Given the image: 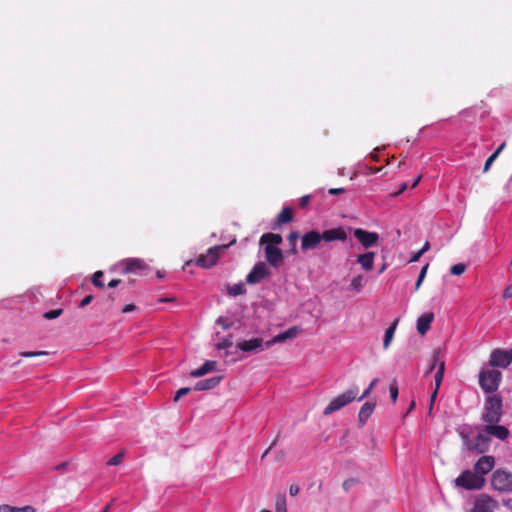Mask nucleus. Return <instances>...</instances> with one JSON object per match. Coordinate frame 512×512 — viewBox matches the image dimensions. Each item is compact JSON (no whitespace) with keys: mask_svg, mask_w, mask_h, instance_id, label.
Wrapping results in <instances>:
<instances>
[{"mask_svg":"<svg viewBox=\"0 0 512 512\" xmlns=\"http://www.w3.org/2000/svg\"><path fill=\"white\" fill-rule=\"evenodd\" d=\"M502 415V398L498 394L487 397L482 419L487 423H498Z\"/></svg>","mask_w":512,"mask_h":512,"instance_id":"1","label":"nucleus"},{"mask_svg":"<svg viewBox=\"0 0 512 512\" xmlns=\"http://www.w3.org/2000/svg\"><path fill=\"white\" fill-rule=\"evenodd\" d=\"M455 486L466 490H480L484 484L485 479L476 472L464 470L454 481Z\"/></svg>","mask_w":512,"mask_h":512,"instance_id":"2","label":"nucleus"},{"mask_svg":"<svg viewBox=\"0 0 512 512\" xmlns=\"http://www.w3.org/2000/svg\"><path fill=\"white\" fill-rule=\"evenodd\" d=\"M357 395H358L357 387L349 389L345 393L332 399L330 401V403L324 409L323 414L327 416V415L332 414L333 412L340 410L344 406H346L349 403H351L352 401H354L357 398Z\"/></svg>","mask_w":512,"mask_h":512,"instance_id":"3","label":"nucleus"},{"mask_svg":"<svg viewBox=\"0 0 512 512\" xmlns=\"http://www.w3.org/2000/svg\"><path fill=\"white\" fill-rule=\"evenodd\" d=\"M463 441L467 450L478 454L485 453L490 447V437L484 431L473 438L463 435Z\"/></svg>","mask_w":512,"mask_h":512,"instance_id":"4","label":"nucleus"},{"mask_svg":"<svg viewBox=\"0 0 512 512\" xmlns=\"http://www.w3.org/2000/svg\"><path fill=\"white\" fill-rule=\"evenodd\" d=\"M501 379L502 374L498 370L482 371L479 375V385L486 393H492L498 389Z\"/></svg>","mask_w":512,"mask_h":512,"instance_id":"5","label":"nucleus"},{"mask_svg":"<svg viewBox=\"0 0 512 512\" xmlns=\"http://www.w3.org/2000/svg\"><path fill=\"white\" fill-rule=\"evenodd\" d=\"M491 484L500 492L512 491V473L505 470H496L492 475Z\"/></svg>","mask_w":512,"mask_h":512,"instance_id":"6","label":"nucleus"},{"mask_svg":"<svg viewBox=\"0 0 512 512\" xmlns=\"http://www.w3.org/2000/svg\"><path fill=\"white\" fill-rule=\"evenodd\" d=\"M227 247V245H220L209 248L205 254H202L197 258L196 264L203 268H210L214 266L218 261L220 253Z\"/></svg>","mask_w":512,"mask_h":512,"instance_id":"7","label":"nucleus"},{"mask_svg":"<svg viewBox=\"0 0 512 512\" xmlns=\"http://www.w3.org/2000/svg\"><path fill=\"white\" fill-rule=\"evenodd\" d=\"M512 362V350L496 349L492 352L490 365L494 367L506 368Z\"/></svg>","mask_w":512,"mask_h":512,"instance_id":"8","label":"nucleus"},{"mask_svg":"<svg viewBox=\"0 0 512 512\" xmlns=\"http://www.w3.org/2000/svg\"><path fill=\"white\" fill-rule=\"evenodd\" d=\"M323 236L317 230H310L301 237V249L303 251L313 250L318 247Z\"/></svg>","mask_w":512,"mask_h":512,"instance_id":"9","label":"nucleus"},{"mask_svg":"<svg viewBox=\"0 0 512 512\" xmlns=\"http://www.w3.org/2000/svg\"><path fill=\"white\" fill-rule=\"evenodd\" d=\"M353 234L359 243L366 249L374 246L379 240V235L376 232H370L362 228L355 229Z\"/></svg>","mask_w":512,"mask_h":512,"instance_id":"10","label":"nucleus"},{"mask_svg":"<svg viewBox=\"0 0 512 512\" xmlns=\"http://www.w3.org/2000/svg\"><path fill=\"white\" fill-rule=\"evenodd\" d=\"M269 275V270L264 262H258L254 265L252 270L246 277V281L249 284L260 283Z\"/></svg>","mask_w":512,"mask_h":512,"instance_id":"11","label":"nucleus"},{"mask_svg":"<svg viewBox=\"0 0 512 512\" xmlns=\"http://www.w3.org/2000/svg\"><path fill=\"white\" fill-rule=\"evenodd\" d=\"M265 258L272 267H279L284 260L282 250L274 245L264 246Z\"/></svg>","mask_w":512,"mask_h":512,"instance_id":"12","label":"nucleus"},{"mask_svg":"<svg viewBox=\"0 0 512 512\" xmlns=\"http://www.w3.org/2000/svg\"><path fill=\"white\" fill-rule=\"evenodd\" d=\"M495 466V459L493 456H482L474 465V472L484 477L488 474Z\"/></svg>","mask_w":512,"mask_h":512,"instance_id":"13","label":"nucleus"},{"mask_svg":"<svg viewBox=\"0 0 512 512\" xmlns=\"http://www.w3.org/2000/svg\"><path fill=\"white\" fill-rule=\"evenodd\" d=\"M120 266L123 268V273L128 274L143 270L147 265L142 259L127 258L121 261Z\"/></svg>","mask_w":512,"mask_h":512,"instance_id":"14","label":"nucleus"},{"mask_svg":"<svg viewBox=\"0 0 512 512\" xmlns=\"http://www.w3.org/2000/svg\"><path fill=\"white\" fill-rule=\"evenodd\" d=\"M299 333H300V329L297 326H293V327L287 329L286 331L274 336L271 340H269L265 343V346L267 348H269L276 343H281L288 339L296 338Z\"/></svg>","mask_w":512,"mask_h":512,"instance_id":"15","label":"nucleus"},{"mask_svg":"<svg viewBox=\"0 0 512 512\" xmlns=\"http://www.w3.org/2000/svg\"><path fill=\"white\" fill-rule=\"evenodd\" d=\"M444 372H445V363L441 362L439 364L438 370L436 371V373L434 375L435 389H434V391L432 392V394L430 396L429 413H431V411H432V408H433L434 402L436 400L439 388H440L441 383L443 381Z\"/></svg>","mask_w":512,"mask_h":512,"instance_id":"16","label":"nucleus"},{"mask_svg":"<svg viewBox=\"0 0 512 512\" xmlns=\"http://www.w3.org/2000/svg\"><path fill=\"white\" fill-rule=\"evenodd\" d=\"M321 235L323 236L322 240L326 242L345 241L347 239L346 231L342 227L325 230Z\"/></svg>","mask_w":512,"mask_h":512,"instance_id":"17","label":"nucleus"},{"mask_svg":"<svg viewBox=\"0 0 512 512\" xmlns=\"http://www.w3.org/2000/svg\"><path fill=\"white\" fill-rule=\"evenodd\" d=\"M495 423H489L484 428V432L488 436H494L500 440H505L509 436V430L505 426L494 425Z\"/></svg>","mask_w":512,"mask_h":512,"instance_id":"18","label":"nucleus"},{"mask_svg":"<svg viewBox=\"0 0 512 512\" xmlns=\"http://www.w3.org/2000/svg\"><path fill=\"white\" fill-rule=\"evenodd\" d=\"M262 338H252L250 340H242L237 343V348L243 352H251L263 348Z\"/></svg>","mask_w":512,"mask_h":512,"instance_id":"19","label":"nucleus"},{"mask_svg":"<svg viewBox=\"0 0 512 512\" xmlns=\"http://www.w3.org/2000/svg\"><path fill=\"white\" fill-rule=\"evenodd\" d=\"M434 320L432 312L424 313L417 319V331L424 336L430 329L431 323Z\"/></svg>","mask_w":512,"mask_h":512,"instance_id":"20","label":"nucleus"},{"mask_svg":"<svg viewBox=\"0 0 512 512\" xmlns=\"http://www.w3.org/2000/svg\"><path fill=\"white\" fill-rule=\"evenodd\" d=\"M221 380H222V376H214L209 379H204V380L198 381L196 383V385L194 386V390L204 391V390L213 389L219 385Z\"/></svg>","mask_w":512,"mask_h":512,"instance_id":"21","label":"nucleus"},{"mask_svg":"<svg viewBox=\"0 0 512 512\" xmlns=\"http://www.w3.org/2000/svg\"><path fill=\"white\" fill-rule=\"evenodd\" d=\"M374 258L375 253L368 251L357 256V263L360 264L364 270L370 271L373 268Z\"/></svg>","mask_w":512,"mask_h":512,"instance_id":"22","label":"nucleus"},{"mask_svg":"<svg viewBox=\"0 0 512 512\" xmlns=\"http://www.w3.org/2000/svg\"><path fill=\"white\" fill-rule=\"evenodd\" d=\"M375 408L374 402H365L358 413V421L363 426L372 415Z\"/></svg>","mask_w":512,"mask_h":512,"instance_id":"23","label":"nucleus"},{"mask_svg":"<svg viewBox=\"0 0 512 512\" xmlns=\"http://www.w3.org/2000/svg\"><path fill=\"white\" fill-rule=\"evenodd\" d=\"M492 503L493 501L490 498L481 496L476 500L471 512H493Z\"/></svg>","mask_w":512,"mask_h":512,"instance_id":"24","label":"nucleus"},{"mask_svg":"<svg viewBox=\"0 0 512 512\" xmlns=\"http://www.w3.org/2000/svg\"><path fill=\"white\" fill-rule=\"evenodd\" d=\"M216 365H217V362L216 361H206L201 367H199L198 369H195V370H192L190 372V376L193 377V378H199V377H202L204 375H206L207 373L215 370L216 368Z\"/></svg>","mask_w":512,"mask_h":512,"instance_id":"25","label":"nucleus"},{"mask_svg":"<svg viewBox=\"0 0 512 512\" xmlns=\"http://www.w3.org/2000/svg\"><path fill=\"white\" fill-rule=\"evenodd\" d=\"M282 241V236L276 233H265L260 238L261 245H274L277 247V245L281 244Z\"/></svg>","mask_w":512,"mask_h":512,"instance_id":"26","label":"nucleus"},{"mask_svg":"<svg viewBox=\"0 0 512 512\" xmlns=\"http://www.w3.org/2000/svg\"><path fill=\"white\" fill-rule=\"evenodd\" d=\"M293 219V211L290 207H285L277 216V224H287Z\"/></svg>","mask_w":512,"mask_h":512,"instance_id":"27","label":"nucleus"},{"mask_svg":"<svg viewBox=\"0 0 512 512\" xmlns=\"http://www.w3.org/2000/svg\"><path fill=\"white\" fill-rule=\"evenodd\" d=\"M232 346H233L232 336L229 335V336L223 338L222 341H220L219 343L216 344V349L218 351L225 350L223 358L227 359L230 354L228 349L231 348Z\"/></svg>","mask_w":512,"mask_h":512,"instance_id":"28","label":"nucleus"},{"mask_svg":"<svg viewBox=\"0 0 512 512\" xmlns=\"http://www.w3.org/2000/svg\"><path fill=\"white\" fill-rule=\"evenodd\" d=\"M397 322H398L397 320L395 322H393L385 331L384 340H383L384 349L388 348V346L390 345V343L394 337Z\"/></svg>","mask_w":512,"mask_h":512,"instance_id":"29","label":"nucleus"},{"mask_svg":"<svg viewBox=\"0 0 512 512\" xmlns=\"http://www.w3.org/2000/svg\"><path fill=\"white\" fill-rule=\"evenodd\" d=\"M0 512H36L32 506L12 507L9 505H1Z\"/></svg>","mask_w":512,"mask_h":512,"instance_id":"30","label":"nucleus"},{"mask_svg":"<svg viewBox=\"0 0 512 512\" xmlns=\"http://www.w3.org/2000/svg\"><path fill=\"white\" fill-rule=\"evenodd\" d=\"M275 512H288L287 511V502L286 496L284 494H279L275 498Z\"/></svg>","mask_w":512,"mask_h":512,"instance_id":"31","label":"nucleus"},{"mask_svg":"<svg viewBox=\"0 0 512 512\" xmlns=\"http://www.w3.org/2000/svg\"><path fill=\"white\" fill-rule=\"evenodd\" d=\"M441 362H444L443 360H440V351L438 349H435L432 351L431 354V365L429 366L427 370V374L431 373L436 367L439 368V364Z\"/></svg>","mask_w":512,"mask_h":512,"instance_id":"32","label":"nucleus"},{"mask_svg":"<svg viewBox=\"0 0 512 512\" xmlns=\"http://www.w3.org/2000/svg\"><path fill=\"white\" fill-rule=\"evenodd\" d=\"M245 292H246V289L244 287V284H242V283L234 284L233 286L229 287V289H228V293L231 296L242 295Z\"/></svg>","mask_w":512,"mask_h":512,"instance_id":"33","label":"nucleus"},{"mask_svg":"<svg viewBox=\"0 0 512 512\" xmlns=\"http://www.w3.org/2000/svg\"><path fill=\"white\" fill-rule=\"evenodd\" d=\"M389 392L392 402L396 403L399 394V389L397 381L395 379L389 385Z\"/></svg>","mask_w":512,"mask_h":512,"instance_id":"34","label":"nucleus"},{"mask_svg":"<svg viewBox=\"0 0 512 512\" xmlns=\"http://www.w3.org/2000/svg\"><path fill=\"white\" fill-rule=\"evenodd\" d=\"M466 270V265L463 263H457L450 268V273L455 276L463 274Z\"/></svg>","mask_w":512,"mask_h":512,"instance_id":"35","label":"nucleus"},{"mask_svg":"<svg viewBox=\"0 0 512 512\" xmlns=\"http://www.w3.org/2000/svg\"><path fill=\"white\" fill-rule=\"evenodd\" d=\"M102 277H103V272L100 271V270L96 271L93 274V277H92L93 285L98 287V288H103L104 287V283L102 282Z\"/></svg>","mask_w":512,"mask_h":512,"instance_id":"36","label":"nucleus"},{"mask_svg":"<svg viewBox=\"0 0 512 512\" xmlns=\"http://www.w3.org/2000/svg\"><path fill=\"white\" fill-rule=\"evenodd\" d=\"M123 459H124V451H121V452L117 453L116 455H114L111 459H109L107 464L110 466H116V465L121 464Z\"/></svg>","mask_w":512,"mask_h":512,"instance_id":"37","label":"nucleus"},{"mask_svg":"<svg viewBox=\"0 0 512 512\" xmlns=\"http://www.w3.org/2000/svg\"><path fill=\"white\" fill-rule=\"evenodd\" d=\"M428 267H429V264H426L422 267L419 275H418V279L416 281V284H415V290H418L423 282V280L425 279V276H426V273H427V270H428Z\"/></svg>","mask_w":512,"mask_h":512,"instance_id":"38","label":"nucleus"},{"mask_svg":"<svg viewBox=\"0 0 512 512\" xmlns=\"http://www.w3.org/2000/svg\"><path fill=\"white\" fill-rule=\"evenodd\" d=\"M378 382V379L375 378L371 381V383L369 384V386L365 389V391L362 393V395L360 397H357L356 399L361 401L362 399L366 398L369 396V394L372 392L373 388L376 386Z\"/></svg>","mask_w":512,"mask_h":512,"instance_id":"39","label":"nucleus"},{"mask_svg":"<svg viewBox=\"0 0 512 512\" xmlns=\"http://www.w3.org/2000/svg\"><path fill=\"white\" fill-rule=\"evenodd\" d=\"M62 313H63L62 309H54V310H50V311L44 313L43 317L47 320H53V319L58 318L60 315H62Z\"/></svg>","mask_w":512,"mask_h":512,"instance_id":"40","label":"nucleus"},{"mask_svg":"<svg viewBox=\"0 0 512 512\" xmlns=\"http://www.w3.org/2000/svg\"><path fill=\"white\" fill-rule=\"evenodd\" d=\"M362 282H363V276L362 275H358V276H355L352 280H351V287L353 289H356V290H360L361 287H362Z\"/></svg>","mask_w":512,"mask_h":512,"instance_id":"41","label":"nucleus"},{"mask_svg":"<svg viewBox=\"0 0 512 512\" xmlns=\"http://www.w3.org/2000/svg\"><path fill=\"white\" fill-rule=\"evenodd\" d=\"M48 355L47 351H30V352H21L20 356L31 358V357H37V356H44Z\"/></svg>","mask_w":512,"mask_h":512,"instance_id":"42","label":"nucleus"},{"mask_svg":"<svg viewBox=\"0 0 512 512\" xmlns=\"http://www.w3.org/2000/svg\"><path fill=\"white\" fill-rule=\"evenodd\" d=\"M190 391H191V389L189 387L180 388L176 392V395L174 397V401L177 402L181 397H183L184 395H187Z\"/></svg>","mask_w":512,"mask_h":512,"instance_id":"43","label":"nucleus"},{"mask_svg":"<svg viewBox=\"0 0 512 512\" xmlns=\"http://www.w3.org/2000/svg\"><path fill=\"white\" fill-rule=\"evenodd\" d=\"M496 155L494 154H491L487 160L485 161V164H484V169H483V172H487L489 169H490V166L492 165V163L496 160Z\"/></svg>","mask_w":512,"mask_h":512,"instance_id":"44","label":"nucleus"},{"mask_svg":"<svg viewBox=\"0 0 512 512\" xmlns=\"http://www.w3.org/2000/svg\"><path fill=\"white\" fill-rule=\"evenodd\" d=\"M310 195H304L302 196L300 199H299V206L301 208H305L307 207V205L309 204L310 202Z\"/></svg>","mask_w":512,"mask_h":512,"instance_id":"45","label":"nucleus"},{"mask_svg":"<svg viewBox=\"0 0 512 512\" xmlns=\"http://www.w3.org/2000/svg\"><path fill=\"white\" fill-rule=\"evenodd\" d=\"M217 322L222 326L224 330L229 329L231 326V323H229L228 320L224 317H219Z\"/></svg>","mask_w":512,"mask_h":512,"instance_id":"46","label":"nucleus"},{"mask_svg":"<svg viewBox=\"0 0 512 512\" xmlns=\"http://www.w3.org/2000/svg\"><path fill=\"white\" fill-rule=\"evenodd\" d=\"M92 300H93V295H87V296H85V297L81 300V302H80V305H79V306H80L81 308H83V307H85V306L89 305V304L92 302Z\"/></svg>","mask_w":512,"mask_h":512,"instance_id":"47","label":"nucleus"},{"mask_svg":"<svg viewBox=\"0 0 512 512\" xmlns=\"http://www.w3.org/2000/svg\"><path fill=\"white\" fill-rule=\"evenodd\" d=\"M502 296H503L504 299H508V298L512 297V284L507 286L504 289Z\"/></svg>","mask_w":512,"mask_h":512,"instance_id":"48","label":"nucleus"},{"mask_svg":"<svg viewBox=\"0 0 512 512\" xmlns=\"http://www.w3.org/2000/svg\"><path fill=\"white\" fill-rule=\"evenodd\" d=\"M355 480L354 479H347L343 482L342 486H343V489L345 491H349V489L351 488V486L354 484Z\"/></svg>","mask_w":512,"mask_h":512,"instance_id":"49","label":"nucleus"},{"mask_svg":"<svg viewBox=\"0 0 512 512\" xmlns=\"http://www.w3.org/2000/svg\"><path fill=\"white\" fill-rule=\"evenodd\" d=\"M345 192V189L344 188H330L328 190V193L330 195H338V194H342Z\"/></svg>","mask_w":512,"mask_h":512,"instance_id":"50","label":"nucleus"},{"mask_svg":"<svg viewBox=\"0 0 512 512\" xmlns=\"http://www.w3.org/2000/svg\"><path fill=\"white\" fill-rule=\"evenodd\" d=\"M299 487L295 484L291 485L289 488V493L291 496H296L299 493Z\"/></svg>","mask_w":512,"mask_h":512,"instance_id":"51","label":"nucleus"},{"mask_svg":"<svg viewBox=\"0 0 512 512\" xmlns=\"http://www.w3.org/2000/svg\"><path fill=\"white\" fill-rule=\"evenodd\" d=\"M136 306L134 304H127L123 307L122 309V313H128V312H131L133 310H135Z\"/></svg>","mask_w":512,"mask_h":512,"instance_id":"52","label":"nucleus"},{"mask_svg":"<svg viewBox=\"0 0 512 512\" xmlns=\"http://www.w3.org/2000/svg\"><path fill=\"white\" fill-rule=\"evenodd\" d=\"M379 151H380L379 148H375L374 151L370 154L371 159L375 162L379 161V156H378Z\"/></svg>","mask_w":512,"mask_h":512,"instance_id":"53","label":"nucleus"},{"mask_svg":"<svg viewBox=\"0 0 512 512\" xmlns=\"http://www.w3.org/2000/svg\"><path fill=\"white\" fill-rule=\"evenodd\" d=\"M423 255V253L419 250L415 254L412 255L410 262H416L420 259V257Z\"/></svg>","mask_w":512,"mask_h":512,"instance_id":"54","label":"nucleus"},{"mask_svg":"<svg viewBox=\"0 0 512 512\" xmlns=\"http://www.w3.org/2000/svg\"><path fill=\"white\" fill-rule=\"evenodd\" d=\"M506 143L503 142L492 154L496 155V157L499 156V154L502 152V150L505 148Z\"/></svg>","mask_w":512,"mask_h":512,"instance_id":"55","label":"nucleus"},{"mask_svg":"<svg viewBox=\"0 0 512 512\" xmlns=\"http://www.w3.org/2000/svg\"><path fill=\"white\" fill-rule=\"evenodd\" d=\"M121 281L119 279H113L108 283L109 288H115Z\"/></svg>","mask_w":512,"mask_h":512,"instance_id":"56","label":"nucleus"},{"mask_svg":"<svg viewBox=\"0 0 512 512\" xmlns=\"http://www.w3.org/2000/svg\"><path fill=\"white\" fill-rule=\"evenodd\" d=\"M407 187H408L407 183L403 182L400 185L398 192L395 193V195H399V194L403 193L407 189Z\"/></svg>","mask_w":512,"mask_h":512,"instance_id":"57","label":"nucleus"},{"mask_svg":"<svg viewBox=\"0 0 512 512\" xmlns=\"http://www.w3.org/2000/svg\"><path fill=\"white\" fill-rule=\"evenodd\" d=\"M297 238H298V233L297 232H291L288 235V240L291 241V242L295 241Z\"/></svg>","mask_w":512,"mask_h":512,"instance_id":"58","label":"nucleus"},{"mask_svg":"<svg viewBox=\"0 0 512 512\" xmlns=\"http://www.w3.org/2000/svg\"><path fill=\"white\" fill-rule=\"evenodd\" d=\"M430 245H429V242L426 241L424 246L420 249V251L424 254L426 251H428Z\"/></svg>","mask_w":512,"mask_h":512,"instance_id":"59","label":"nucleus"},{"mask_svg":"<svg viewBox=\"0 0 512 512\" xmlns=\"http://www.w3.org/2000/svg\"><path fill=\"white\" fill-rule=\"evenodd\" d=\"M114 501H115V499H111V500L106 504V506H105L103 509H107V510H108V512H110V508H111V506L113 505Z\"/></svg>","mask_w":512,"mask_h":512,"instance_id":"60","label":"nucleus"},{"mask_svg":"<svg viewBox=\"0 0 512 512\" xmlns=\"http://www.w3.org/2000/svg\"><path fill=\"white\" fill-rule=\"evenodd\" d=\"M276 441H274L269 447L268 449H266V451L263 453L262 455V458H264L268 453L269 451L271 450V448L275 445Z\"/></svg>","mask_w":512,"mask_h":512,"instance_id":"61","label":"nucleus"},{"mask_svg":"<svg viewBox=\"0 0 512 512\" xmlns=\"http://www.w3.org/2000/svg\"><path fill=\"white\" fill-rule=\"evenodd\" d=\"M420 180H421V176H418V177L416 178V180L413 182V184H412V186H411V187H412V188H415V187L418 185V183L420 182Z\"/></svg>","mask_w":512,"mask_h":512,"instance_id":"62","label":"nucleus"},{"mask_svg":"<svg viewBox=\"0 0 512 512\" xmlns=\"http://www.w3.org/2000/svg\"><path fill=\"white\" fill-rule=\"evenodd\" d=\"M414 407H415V402H414V401H412V402H411V404H410L409 410L414 409Z\"/></svg>","mask_w":512,"mask_h":512,"instance_id":"63","label":"nucleus"},{"mask_svg":"<svg viewBox=\"0 0 512 512\" xmlns=\"http://www.w3.org/2000/svg\"><path fill=\"white\" fill-rule=\"evenodd\" d=\"M260 512H272V511L264 509V510H261Z\"/></svg>","mask_w":512,"mask_h":512,"instance_id":"64","label":"nucleus"}]
</instances>
